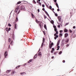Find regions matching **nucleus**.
Masks as SVG:
<instances>
[{
  "label": "nucleus",
  "mask_w": 76,
  "mask_h": 76,
  "mask_svg": "<svg viewBox=\"0 0 76 76\" xmlns=\"http://www.w3.org/2000/svg\"><path fill=\"white\" fill-rule=\"evenodd\" d=\"M25 8V7L24 5H22L20 7V10H23Z\"/></svg>",
  "instance_id": "1"
},
{
  "label": "nucleus",
  "mask_w": 76,
  "mask_h": 76,
  "mask_svg": "<svg viewBox=\"0 0 76 76\" xmlns=\"http://www.w3.org/2000/svg\"><path fill=\"white\" fill-rule=\"evenodd\" d=\"M58 19L59 22H61V16H58Z\"/></svg>",
  "instance_id": "2"
},
{
  "label": "nucleus",
  "mask_w": 76,
  "mask_h": 76,
  "mask_svg": "<svg viewBox=\"0 0 76 76\" xmlns=\"http://www.w3.org/2000/svg\"><path fill=\"white\" fill-rule=\"evenodd\" d=\"M53 45H54L53 42H52L51 44H49V47L50 49H51V48H52Z\"/></svg>",
  "instance_id": "3"
},
{
  "label": "nucleus",
  "mask_w": 76,
  "mask_h": 76,
  "mask_svg": "<svg viewBox=\"0 0 76 76\" xmlns=\"http://www.w3.org/2000/svg\"><path fill=\"white\" fill-rule=\"evenodd\" d=\"M70 37L71 39L72 38H74L76 37V34H72L71 35Z\"/></svg>",
  "instance_id": "4"
},
{
  "label": "nucleus",
  "mask_w": 76,
  "mask_h": 76,
  "mask_svg": "<svg viewBox=\"0 0 76 76\" xmlns=\"http://www.w3.org/2000/svg\"><path fill=\"white\" fill-rule=\"evenodd\" d=\"M20 12V10H18V9H16L15 10V13H17L18 12L17 15H18V14H19V12Z\"/></svg>",
  "instance_id": "5"
},
{
  "label": "nucleus",
  "mask_w": 76,
  "mask_h": 76,
  "mask_svg": "<svg viewBox=\"0 0 76 76\" xmlns=\"http://www.w3.org/2000/svg\"><path fill=\"white\" fill-rule=\"evenodd\" d=\"M4 55L5 56V58H6V56H7V51H6L4 53Z\"/></svg>",
  "instance_id": "6"
},
{
  "label": "nucleus",
  "mask_w": 76,
  "mask_h": 76,
  "mask_svg": "<svg viewBox=\"0 0 76 76\" xmlns=\"http://www.w3.org/2000/svg\"><path fill=\"white\" fill-rule=\"evenodd\" d=\"M69 36V34L67 33H66L64 34V37L65 38H66L67 37Z\"/></svg>",
  "instance_id": "7"
},
{
  "label": "nucleus",
  "mask_w": 76,
  "mask_h": 76,
  "mask_svg": "<svg viewBox=\"0 0 76 76\" xmlns=\"http://www.w3.org/2000/svg\"><path fill=\"white\" fill-rule=\"evenodd\" d=\"M69 41V38H67L66 40H65V42H68Z\"/></svg>",
  "instance_id": "8"
},
{
  "label": "nucleus",
  "mask_w": 76,
  "mask_h": 76,
  "mask_svg": "<svg viewBox=\"0 0 76 76\" xmlns=\"http://www.w3.org/2000/svg\"><path fill=\"white\" fill-rule=\"evenodd\" d=\"M14 73H16V72L15 71H12V75H13Z\"/></svg>",
  "instance_id": "9"
},
{
  "label": "nucleus",
  "mask_w": 76,
  "mask_h": 76,
  "mask_svg": "<svg viewBox=\"0 0 76 76\" xmlns=\"http://www.w3.org/2000/svg\"><path fill=\"white\" fill-rule=\"evenodd\" d=\"M60 40H59L58 42L57 43V46H58L59 45V44H60Z\"/></svg>",
  "instance_id": "10"
},
{
  "label": "nucleus",
  "mask_w": 76,
  "mask_h": 76,
  "mask_svg": "<svg viewBox=\"0 0 76 76\" xmlns=\"http://www.w3.org/2000/svg\"><path fill=\"white\" fill-rule=\"evenodd\" d=\"M15 28L16 29H17V25H16V24H15Z\"/></svg>",
  "instance_id": "11"
},
{
  "label": "nucleus",
  "mask_w": 76,
  "mask_h": 76,
  "mask_svg": "<svg viewBox=\"0 0 76 76\" xmlns=\"http://www.w3.org/2000/svg\"><path fill=\"white\" fill-rule=\"evenodd\" d=\"M62 36H63V34L61 33H60L59 34V37H61Z\"/></svg>",
  "instance_id": "12"
},
{
  "label": "nucleus",
  "mask_w": 76,
  "mask_h": 76,
  "mask_svg": "<svg viewBox=\"0 0 76 76\" xmlns=\"http://www.w3.org/2000/svg\"><path fill=\"white\" fill-rule=\"evenodd\" d=\"M68 32V30L66 29H65L64 30V32Z\"/></svg>",
  "instance_id": "13"
},
{
  "label": "nucleus",
  "mask_w": 76,
  "mask_h": 76,
  "mask_svg": "<svg viewBox=\"0 0 76 76\" xmlns=\"http://www.w3.org/2000/svg\"><path fill=\"white\" fill-rule=\"evenodd\" d=\"M56 6L57 7H58V9L59 8V7H58V4L57 3H56Z\"/></svg>",
  "instance_id": "14"
},
{
  "label": "nucleus",
  "mask_w": 76,
  "mask_h": 76,
  "mask_svg": "<svg viewBox=\"0 0 76 76\" xmlns=\"http://www.w3.org/2000/svg\"><path fill=\"white\" fill-rule=\"evenodd\" d=\"M10 72H11V70H7L6 71V73H9Z\"/></svg>",
  "instance_id": "15"
},
{
  "label": "nucleus",
  "mask_w": 76,
  "mask_h": 76,
  "mask_svg": "<svg viewBox=\"0 0 76 76\" xmlns=\"http://www.w3.org/2000/svg\"><path fill=\"white\" fill-rule=\"evenodd\" d=\"M37 3H39V5H40V6H41V3L40 2H38V1H37Z\"/></svg>",
  "instance_id": "16"
},
{
  "label": "nucleus",
  "mask_w": 76,
  "mask_h": 76,
  "mask_svg": "<svg viewBox=\"0 0 76 76\" xmlns=\"http://www.w3.org/2000/svg\"><path fill=\"white\" fill-rule=\"evenodd\" d=\"M31 16H32V18H35V16H34V14L32 13L31 14Z\"/></svg>",
  "instance_id": "17"
},
{
  "label": "nucleus",
  "mask_w": 76,
  "mask_h": 76,
  "mask_svg": "<svg viewBox=\"0 0 76 76\" xmlns=\"http://www.w3.org/2000/svg\"><path fill=\"white\" fill-rule=\"evenodd\" d=\"M43 42H45V38H44V37L43 38V41H42Z\"/></svg>",
  "instance_id": "18"
},
{
  "label": "nucleus",
  "mask_w": 76,
  "mask_h": 76,
  "mask_svg": "<svg viewBox=\"0 0 76 76\" xmlns=\"http://www.w3.org/2000/svg\"><path fill=\"white\" fill-rule=\"evenodd\" d=\"M38 55L39 56H41V52H39L38 53Z\"/></svg>",
  "instance_id": "19"
},
{
  "label": "nucleus",
  "mask_w": 76,
  "mask_h": 76,
  "mask_svg": "<svg viewBox=\"0 0 76 76\" xmlns=\"http://www.w3.org/2000/svg\"><path fill=\"white\" fill-rule=\"evenodd\" d=\"M32 61V59H30L28 62V63H30V62H31Z\"/></svg>",
  "instance_id": "20"
},
{
  "label": "nucleus",
  "mask_w": 76,
  "mask_h": 76,
  "mask_svg": "<svg viewBox=\"0 0 76 76\" xmlns=\"http://www.w3.org/2000/svg\"><path fill=\"white\" fill-rule=\"evenodd\" d=\"M20 3H21V1H19L17 2V4H20Z\"/></svg>",
  "instance_id": "21"
},
{
  "label": "nucleus",
  "mask_w": 76,
  "mask_h": 76,
  "mask_svg": "<svg viewBox=\"0 0 76 76\" xmlns=\"http://www.w3.org/2000/svg\"><path fill=\"white\" fill-rule=\"evenodd\" d=\"M44 27L45 29H47V26H46V25L45 24L44 25Z\"/></svg>",
  "instance_id": "22"
},
{
  "label": "nucleus",
  "mask_w": 76,
  "mask_h": 76,
  "mask_svg": "<svg viewBox=\"0 0 76 76\" xmlns=\"http://www.w3.org/2000/svg\"><path fill=\"white\" fill-rule=\"evenodd\" d=\"M36 23H39V21H38V20L37 19H36Z\"/></svg>",
  "instance_id": "23"
},
{
  "label": "nucleus",
  "mask_w": 76,
  "mask_h": 76,
  "mask_svg": "<svg viewBox=\"0 0 76 76\" xmlns=\"http://www.w3.org/2000/svg\"><path fill=\"white\" fill-rule=\"evenodd\" d=\"M10 44L11 45H13V41H12L10 42Z\"/></svg>",
  "instance_id": "24"
},
{
  "label": "nucleus",
  "mask_w": 76,
  "mask_h": 76,
  "mask_svg": "<svg viewBox=\"0 0 76 76\" xmlns=\"http://www.w3.org/2000/svg\"><path fill=\"white\" fill-rule=\"evenodd\" d=\"M33 2L34 4H35L36 3V2H35V1L34 0H33Z\"/></svg>",
  "instance_id": "25"
},
{
  "label": "nucleus",
  "mask_w": 76,
  "mask_h": 76,
  "mask_svg": "<svg viewBox=\"0 0 76 76\" xmlns=\"http://www.w3.org/2000/svg\"><path fill=\"white\" fill-rule=\"evenodd\" d=\"M11 41V39L10 38H9L8 39V42H10Z\"/></svg>",
  "instance_id": "26"
},
{
  "label": "nucleus",
  "mask_w": 76,
  "mask_h": 76,
  "mask_svg": "<svg viewBox=\"0 0 76 76\" xmlns=\"http://www.w3.org/2000/svg\"><path fill=\"white\" fill-rule=\"evenodd\" d=\"M6 31H7V32H9V30L8 29V28H6Z\"/></svg>",
  "instance_id": "27"
},
{
  "label": "nucleus",
  "mask_w": 76,
  "mask_h": 76,
  "mask_svg": "<svg viewBox=\"0 0 76 76\" xmlns=\"http://www.w3.org/2000/svg\"><path fill=\"white\" fill-rule=\"evenodd\" d=\"M18 17H17L16 18V22H18Z\"/></svg>",
  "instance_id": "28"
},
{
  "label": "nucleus",
  "mask_w": 76,
  "mask_h": 76,
  "mask_svg": "<svg viewBox=\"0 0 76 76\" xmlns=\"http://www.w3.org/2000/svg\"><path fill=\"white\" fill-rule=\"evenodd\" d=\"M37 57V55L36 54L35 55V56L34 57V58H36V57Z\"/></svg>",
  "instance_id": "29"
},
{
  "label": "nucleus",
  "mask_w": 76,
  "mask_h": 76,
  "mask_svg": "<svg viewBox=\"0 0 76 76\" xmlns=\"http://www.w3.org/2000/svg\"><path fill=\"white\" fill-rule=\"evenodd\" d=\"M49 8H50V9H51V10H52V7H51V6H49Z\"/></svg>",
  "instance_id": "30"
},
{
  "label": "nucleus",
  "mask_w": 76,
  "mask_h": 76,
  "mask_svg": "<svg viewBox=\"0 0 76 76\" xmlns=\"http://www.w3.org/2000/svg\"><path fill=\"white\" fill-rule=\"evenodd\" d=\"M61 53H62V51H60V52H59L58 54H61Z\"/></svg>",
  "instance_id": "31"
},
{
  "label": "nucleus",
  "mask_w": 76,
  "mask_h": 76,
  "mask_svg": "<svg viewBox=\"0 0 76 76\" xmlns=\"http://www.w3.org/2000/svg\"><path fill=\"white\" fill-rule=\"evenodd\" d=\"M69 31L70 32V33H72V31L71 29H69Z\"/></svg>",
  "instance_id": "32"
},
{
  "label": "nucleus",
  "mask_w": 76,
  "mask_h": 76,
  "mask_svg": "<svg viewBox=\"0 0 76 76\" xmlns=\"http://www.w3.org/2000/svg\"><path fill=\"white\" fill-rule=\"evenodd\" d=\"M44 45V43L43 42H42V45H41V47L42 48V47L43 46V45Z\"/></svg>",
  "instance_id": "33"
},
{
  "label": "nucleus",
  "mask_w": 76,
  "mask_h": 76,
  "mask_svg": "<svg viewBox=\"0 0 76 76\" xmlns=\"http://www.w3.org/2000/svg\"><path fill=\"white\" fill-rule=\"evenodd\" d=\"M20 67V65H19L16 67V69H18V68H19V67Z\"/></svg>",
  "instance_id": "34"
},
{
  "label": "nucleus",
  "mask_w": 76,
  "mask_h": 76,
  "mask_svg": "<svg viewBox=\"0 0 76 76\" xmlns=\"http://www.w3.org/2000/svg\"><path fill=\"white\" fill-rule=\"evenodd\" d=\"M39 26H40V28H42V26H41V24L39 23Z\"/></svg>",
  "instance_id": "35"
},
{
  "label": "nucleus",
  "mask_w": 76,
  "mask_h": 76,
  "mask_svg": "<svg viewBox=\"0 0 76 76\" xmlns=\"http://www.w3.org/2000/svg\"><path fill=\"white\" fill-rule=\"evenodd\" d=\"M42 7H45V5L44 4H42Z\"/></svg>",
  "instance_id": "36"
},
{
  "label": "nucleus",
  "mask_w": 76,
  "mask_h": 76,
  "mask_svg": "<svg viewBox=\"0 0 76 76\" xmlns=\"http://www.w3.org/2000/svg\"><path fill=\"white\" fill-rule=\"evenodd\" d=\"M8 25L9 26H12L11 24H10V23H9Z\"/></svg>",
  "instance_id": "37"
},
{
  "label": "nucleus",
  "mask_w": 76,
  "mask_h": 76,
  "mask_svg": "<svg viewBox=\"0 0 76 76\" xmlns=\"http://www.w3.org/2000/svg\"><path fill=\"white\" fill-rule=\"evenodd\" d=\"M54 31H55V32L56 31H57V28H54Z\"/></svg>",
  "instance_id": "38"
},
{
  "label": "nucleus",
  "mask_w": 76,
  "mask_h": 76,
  "mask_svg": "<svg viewBox=\"0 0 76 76\" xmlns=\"http://www.w3.org/2000/svg\"><path fill=\"white\" fill-rule=\"evenodd\" d=\"M44 18L45 19H46V18H47V17L45 15H44Z\"/></svg>",
  "instance_id": "39"
},
{
  "label": "nucleus",
  "mask_w": 76,
  "mask_h": 76,
  "mask_svg": "<svg viewBox=\"0 0 76 76\" xmlns=\"http://www.w3.org/2000/svg\"><path fill=\"white\" fill-rule=\"evenodd\" d=\"M54 28V29L56 28V26H53Z\"/></svg>",
  "instance_id": "40"
},
{
  "label": "nucleus",
  "mask_w": 76,
  "mask_h": 76,
  "mask_svg": "<svg viewBox=\"0 0 76 76\" xmlns=\"http://www.w3.org/2000/svg\"><path fill=\"white\" fill-rule=\"evenodd\" d=\"M56 34L57 35L58 34V31H56Z\"/></svg>",
  "instance_id": "41"
},
{
  "label": "nucleus",
  "mask_w": 76,
  "mask_h": 76,
  "mask_svg": "<svg viewBox=\"0 0 76 76\" xmlns=\"http://www.w3.org/2000/svg\"><path fill=\"white\" fill-rule=\"evenodd\" d=\"M52 51H54V48H53L52 49Z\"/></svg>",
  "instance_id": "42"
},
{
  "label": "nucleus",
  "mask_w": 76,
  "mask_h": 76,
  "mask_svg": "<svg viewBox=\"0 0 76 76\" xmlns=\"http://www.w3.org/2000/svg\"><path fill=\"white\" fill-rule=\"evenodd\" d=\"M53 1L55 3L57 2V0H53Z\"/></svg>",
  "instance_id": "43"
},
{
  "label": "nucleus",
  "mask_w": 76,
  "mask_h": 76,
  "mask_svg": "<svg viewBox=\"0 0 76 76\" xmlns=\"http://www.w3.org/2000/svg\"><path fill=\"white\" fill-rule=\"evenodd\" d=\"M37 12L38 13H39V9H38L37 10Z\"/></svg>",
  "instance_id": "44"
},
{
  "label": "nucleus",
  "mask_w": 76,
  "mask_h": 76,
  "mask_svg": "<svg viewBox=\"0 0 76 76\" xmlns=\"http://www.w3.org/2000/svg\"><path fill=\"white\" fill-rule=\"evenodd\" d=\"M42 10H43V11H45V9L44 8H42Z\"/></svg>",
  "instance_id": "45"
},
{
  "label": "nucleus",
  "mask_w": 76,
  "mask_h": 76,
  "mask_svg": "<svg viewBox=\"0 0 76 76\" xmlns=\"http://www.w3.org/2000/svg\"><path fill=\"white\" fill-rule=\"evenodd\" d=\"M46 14L47 15V16H49V14H48V13H47Z\"/></svg>",
  "instance_id": "46"
},
{
  "label": "nucleus",
  "mask_w": 76,
  "mask_h": 76,
  "mask_svg": "<svg viewBox=\"0 0 76 76\" xmlns=\"http://www.w3.org/2000/svg\"><path fill=\"white\" fill-rule=\"evenodd\" d=\"M55 15L56 16H58V15L56 13L55 14Z\"/></svg>",
  "instance_id": "47"
},
{
  "label": "nucleus",
  "mask_w": 76,
  "mask_h": 76,
  "mask_svg": "<svg viewBox=\"0 0 76 76\" xmlns=\"http://www.w3.org/2000/svg\"><path fill=\"white\" fill-rule=\"evenodd\" d=\"M21 75H23V74H24V72H21L20 73Z\"/></svg>",
  "instance_id": "48"
},
{
  "label": "nucleus",
  "mask_w": 76,
  "mask_h": 76,
  "mask_svg": "<svg viewBox=\"0 0 76 76\" xmlns=\"http://www.w3.org/2000/svg\"><path fill=\"white\" fill-rule=\"evenodd\" d=\"M43 34H44V35H45V32L43 31Z\"/></svg>",
  "instance_id": "49"
},
{
  "label": "nucleus",
  "mask_w": 76,
  "mask_h": 76,
  "mask_svg": "<svg viewBox=\"0 0 76 76\" xmlns=\"http://www.w3.org/2000/svg\"><path fill=\"white\" fill-rule=\"evenodd\" d=\"M63 32V31L62 30H61L60 31V33H61V32Z\"/></svg>",
  "instance_id": "50"
},
{
  "label": "nucleus",
  "mask_w": 76,
  "mask_h": 76,
  "mask_svg": "<svg viewBox=\"0 0 76 76\" xmlns=\"http://www.w3.org/2000/svg\"><path fill=\"white\" fill-rule=\"evenodd\" d=\"M57 48H60V46H58Z\"/></svg>",
  "instance_id": "51"
},
{
  "label": "nucleus",
  "mask_w": 76,
  "mask_h": 76,
  "mask_svg": "<svg viewBox=\"0 0 76 76\" xmlns=\"http://www.w3.org/2000/svg\"><path fill=\"white\" fill-rule=\"evenodd\" d=\"M73 28V29H75V28H76V27L75 26H74Z\"/></svg>",
  "instance_id": "52"
},
{
  "label": "nucleus",
  "mask_w": 76,
  "mask_h": 76,
  "mask_svg": "<svg viewBox=\"0 0 76 76\" xmlns=\"http://www.w3.org/2000/svg\"><path fill=\"white\" fill-rule=\"evenodd\" d=\"M56 37H57V38H58V35H56Z\"/></svg>",
  "instance_id": "53"
},
{
  "label": "nucleus",
  "mask_w": 76,
  "mask_h": 76,
  "mask_svg": "<svg viewBox=\"0 0 76 76\" xmlns=\"http://www.w3.org/2000/svg\"><path fill=\"white\" fill-rule=\"evenodd\" d=\"M62 62L63 63H65V60H63L62 61Z\"/></svg>",
  "instance_id": "54"
},
{
  "label": "nucleus",
  "mask_w": 76,
  "mask_h": 76,
  "mask_svg": "<svg viewBox=\"0 0 76 76\" xmlns=\"http://www.w3.org/2000/svg\"><path fill=\"white\" fill-rule=\"evenodd\" d=\"M57 10L58 12H59V11H60V10H59V9H58Z\"/></svg>",
  "instance_id": "55"
},
{
  "label": "nucleus",
  "mask_w": 76,
  "mask_h": 76,
  "mask_svg": "<svg viewBox=\"0 0 76 76\" xmlns=\"http://www.w3.org/2000/svg\"><path fill=\"white\" fill-rule=\"evenodd\" d=\"M54 39H57V37H56V36L54 37Z\"/></svg>",
  "instance_id": "56"
},
{
  "label": "nucleus",
  "mask_w": 76,
  "mask_h": 76,
  "mask_svg": "<svg viewBox=\"0 0 76 76\" xmlns=\"http://www.w3.org/2000/svg\"><path fill=\"white\" fill-rule=\"evenodd\" d=\"M57 35V34H54V36H56Z\"/></svg>",
  "instance_id": "57"
},
{
  "label": "nucleus",
  "mask_w": 76,
  "mask_h": 76,
  "mask_svg": "<svg viewBox=\"0 0 76 76\" xmlns=\"http://www.w3.org/2000/svg\"><path fill=\"white\" fill-rule=\"evenodd\" d=\"M10 29H11V28H9L8 31H10Z\"/></svg>",
  "instance_id": "58"
},
{
  "label": "nucleus",
  "mask_w": 76,
  "mask_h": 76,
  "mask_svg": "<svg viewBox=\"0 0 76 76\" xmlns=\"http://www.w3.org/2000/svg\"><path fill=\"white\" fill-rule=\"evenodd\" d=\"M51 10L53 11L54 10V8H52Z\"/></svg>",
  "instance_id": "59"
},
{
  "label": "nucleus",
  "mask_w": 76,
  "mask_h": 76,
  "mask_svg": "<svg viewBox=\"0 0 76 76\" xmlns=\"http://www.w3.org/2000/svg\"><path fill=\"white\" fill-rule=\"evenodd\" d=\"M66 25H69V23H66Z\"/></svg>",
  "instance_id": "60"
},
{
  "label": "nucleus",
  "mask_w": 76,
  "mask_h": 76,
  "mask_svg": "<svg viewBox=\"0 0 76 76\" xmlns=\"http://www.w3.org/2000/svg\"><path fill=\"white\" fill-rule=\"evenodd\" d=\"M45 13H46H46H47V11H45Z\"/></svg>",
  "instance_id": "61"
},
{
  "label": "nucleus",
  "mask_w": 76,
  "mask_h": 76,
  "mask_svg": "<svg viewBox=\"0 0 76 76\" xmlns=\"http://www.w3.org/2000/svg\"><path fill=\"white\" fill-rule=\"evenodd\" d=\"M58 28H60V26L58 25Z\"/></svg>",
  "instance_id": "62"
},
{
  "label": "nucleus",
  "mask_w": 76,
  "mask_h": 76,
  "mask_svg": "<svg viewBox=\"0 0 76 76\" xmlns=\"http://www.w3.org/2000/svg\"><path fill=\"white\" fill-rule=\"evenodd\" d=\"M66 47H68V46H69V45H66Z\"/></svg>",
  "instance_id": "63"
},
{
  "label": "nucleus",
  "mask_w": 76,
  "mask_h": 76,
  "mask_svg": "<svg viewBox=\"0 0 76 76\" xmlns=\"http://www.w3.org/2000/svg\"><path fill=\"white\" fill-rule=\"evenodd\" d=\"M53 58H54V56H52L51 57V58H52V59Z\"/></svg>",
  "instance_id": "64"
}]
</instances>
